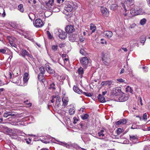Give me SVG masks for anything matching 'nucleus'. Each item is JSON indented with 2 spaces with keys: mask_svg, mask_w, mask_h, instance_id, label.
<instances>
[{
  "mask_svg": "<svg viewBox=\"0 0 150 150\" xmlns=\"http://www.w3.org/2000/svg\"><path fill=\"white\" fill-rule=\"evenodd\" d=\"M51 10H52L53 12H59L60 10L59 8L56 7H54V6L52 7V8H51Z\"/></svg>",
  "mask_w": 150,
  "mask_h": 150,
  "instance_id": "32",
  "label": "nucleus"
},
{
  "mask_svg": "<svg viewBox=\"0 0 150 150\" xmlns=\"http://www.w3.org/2000/svg\"><path fill=\"white\" fill-rule=\"evenodd\" d=\"M28 2L30 4H35L36 2L35 0H28Z\"/></svg>",
  "mask_w": 150,
  "mask_h": 150,
  "instance_id": "44",
  "label": "nucleus"
},
{
  "mask_svg": "<svg viewBox=\"0 0 150 150\" xmlns=\"http://www.w3.org/2000/svg\"><path fill=\"white\" fill-rule=\"evenodd\" d=\"M129 137L130 140L134 144L138 142H137L138 138L137 135H130Z\"/></svg>",
  "mask_w": 150,
  "mask_h": 150,
  "instance_id": "14",
  "label": "nucleus"
},
{
  "mask_svg": "<svg viewBox=\"0 0 150 150\" xmlns=\"http://www.w3.org/2000/svg\"><path fill=\"white\" fill-rule=\"evenodd\" d=\"M73 90L75 92L79 94H82L83 93V91L82 90L80 89L77 87L75 86H74Z\"/></svg>",
  "mask_w": 150,
  "mask_h": 150,
  "instance_id": "18",
  "label": "nucleus"
},
{
  "mask_svg": "<svg viewBox=\"0 0 150 150\" xmlns=\"http://www.w3.org/2000/svg\"><path fill=\"white\" fill-rule=\"evenodd\" d=\"M74 122L73 123L74 124H76L77 122L78 121V119H77L76 117H74L73 118Z\"/></svg>",
  "mask_w": 150,
  "mask_h": 150,
  "instance_id": "47",
  "label": "nucleus"
},
{
  "mask_svg": "<svg viewBox=\"0 0 150 150\" xmlns=\"http://www.w3.org/2000/svg\"><path fill=\"white\" fill-rule=\"evenodd\" d=\"M101 57H102V59L104 61L106 60L105 55L104 53H102Z\"/></svg>",
  "mask_w": 150,
  "mask_h": 150,
  "instance_id": "49",
  "label": "nucleus"
},
{
  "mask_svg": "<svg viewBox=\"0 0 150 150\" xmlns=\"http://www.w3.org/2000/svg\"><path fill=\"white\" fill-rule=\"evenodd\" d=\"M90 29L92 30V33H94L96 29V26L92 23L91 24Z\"/></svg>",
  "mask_w": 150,
  "mask_h": 150,
  "instance_id": "26",
  "label": "nucleus"
},
{
  "mask_svg": "<svg viewBox=\"0 0 150 150\" xmlns=\"http://www.w3.org/2000/svg\"><path fill=\"white\" fill-rule=\"evenodd\" d=\"M136 25L135 24H132L130 26V28H133V27L134 26H136Z\"/></svg>",
  "mask_w": 150,
  "mask_h": 150,
  "instance_id": "58",
  "label": "nucleus"
},
{
  "mask_svg": "<svg viewBox=\"0 0 150 150\" xmlns=\"http://www.w3.org/2000/svg\"><path fill=\"white\" fill-rule=\"evenodd\" d=\"M148 5L150 6V0H147Z\"/></svg>",
  "mask_w": 150,
  "mask_h": 150,
  "instance_id": "64",
  "label": "nucleus"
},
{
  "mask_svg": "<svg viewBox=\"0 0 150 150\" xmlns=\"http://www.w3.org/2000/svg\"><path fill=\"white\" fill-rule=\"evenodd\" d=\"M64 9L67 12H70L73 11V7L71 4L68 3L65 4Z\"/></svg>",
  "mask_w": 150,
  "mask_h": 150,
  "instance_id": "7",
  "label": "nucleus"
},
{
  "mask_svg": "<svg viewBox=\"0 0 150 150\" xmlns=\"http://www.w3.org/2000/svg\"><path fill=\"white\" fill-rule=\"evenodd\" d=\"M66 54H63L62 55V57L63 58V59H64V58H66Z\"/></svg>",
  "mask_w": 150,
  "mask_h": 150,
  "instance_id": "62",
  "label": "nucleus"
},
{
  "mask_svg": "<svg viewBox=\"0 0 150 150\" xmlns=\"http://www.w3.org/2000/svg\"><path fill=\"white\" fill-rule=\"evenodd\" d=\"M146 22V20L145 18L141 19L140 21V23L141 25H144Z\"/></svg>",
  "mask_w": 150,
  "mask_h": 150,
  "instance_id": "33",
  "label": "nucleus"
},
{
  "mask_svg": "<svg viewBox=\"0 0 150 150\" xmlns=\"http://www.w3.org/2000/svg\"><path fill=\"white\" fill-rule=\"evenodd\" d=\"M80 53L82 55H84L85 54V51L83 49H81L80 51Z\"/></svg>",
  "mask_w": 150,
  "mask_h": 150,
  "instance_id": "46",
  "label": "nucleus"
},
{
  "mask_svg": "<svg viewBox=\"0 0 150 150\" xmlns=\"http://www.w3.org/2000/svg\"><path fill=\"white\" fill-rule=\"evenodd\" d=\"M146 40L144 36H143V39L142 40H141V43H144L145 42Z\"/></svg>",
  "mask_w": 150,
  "mask_h": 150,
  "instance_id": "55",
  "label": "nucleus"
},
{
  "mask_svg": "<svg viewBox=\"0 0 150 150\" xmlns=\"http://www.w3.org/2000/svg\"><path fill=\"white\" fill-rule=\"evenodd\" d=\"M55 85L54 83H53L50 85V88H52L54 90L55 89Z\"/></svg>",
  "mask_w": 150,
  "mask_h": 150,
  "instance_id": "43",
  "label": "nucleus"
},
{
  "mask_svg": "<svg viewBox=\"0 0 150 150\" xmlns=\"http://www.w3.org/2000/svg\"><path fill=\"white\" fill-rule=\"evenodd\" d=\"M28 74L27 73H25L24 75L23 81L25 83H26V82L28 81Z\"/></svg>",
  "mask_w": 150,
  "mask_h": 150,
  "instance_id": "24",
  "label": "nucleus"
},
{
  "mask_svg": "<svg viewBox=\"0 0 150 150\" xmlns=\"http://www.w3.org/2000/svg\"><path fill=\"white\" fill-rule=\"evenodd\" d=\"M28 16L29 18L31 20H33V19L35 17V15L32 13H29Z\"/></svg>",
  "mask_w": 150,
  "mask_h": 150,
  "instance_id": "36",
  "label": "nucleus"
},
{
  "mask_svg": "<svg viewBox=\"0 0 150 150\" xmlns=\"http://www.w3.org/2000/svg\"><path fill=\"white\" fill-rule=\"evenodd\" d=\"M57 142H59V143H58V144H64V145H68L65 142H60L59 141H57Z\"/></svg>",
  "mask_w": 150,
  "mask_h": 150,
  "instance_id": "54",
  "label": "nucleus"
},
{
  "mask_svg": "<svg viewBox=\"0 0 150 150\" xmlns=\"http://www.w3.org/2000/svg\"><path fill=\"white\" fill-rule=\"evenodd\" d=\"M12 81H13L14 83H16L19 85L21 84V80L19 78H14L13 79Z\"/></svg>",
  "mask_w": 150,
  "mask_h": 150,
  "instance_id": "22",
  "label": "nucleus"
},
{
  "mask_svg": "<svg viewBox=\"0 0 150 150\" xmlns=\"http://www.w3.org/2000/svg\"><path fill=\"white\" fill-rule=\"evenodd\" d=\"M65 45L64 43H61L59 44V47H60V48H62L64 47Z\"/></svg>",
  "mask_w": 150,
  "mask_h": 150,
  "instance_id": "50",
  "label": "nucleus"
},
{
  "mask_svg": "<svg viewBox=\"0 0 150 150\" xmlns=\"http://www.w3.org/2000/svg\"><path fill=\"white\" fill-rule=\"evenodd\" d=\"M54 0H49L48 2L46 3V6L48 7L49 9L51 10L54 6Z\"/></svg>",
  "mask_w": 150,
  "mask_h": 150,
  "instance_id": "11",
  "label": "nucleus"
},
{
  "mask_svg": "<svg viewBox=\"0 0 150 150\" xmlns=\"http://www.w3.org/2000/svg\"><path fill=\"white\" fill-rule=\"evenodd\" d=\"M79 74L81 76V77H82V76L84 73L83 69L81 67H80L79 68L77 71Z\"/></svg>",
  "mask_w": 150,
  "mask_h": 150,
  "instance_id": "23",
  "label": "nucleus"
},
{
  "mask_svg": "<svg viewBox=\"0 0 150 150\" xmlns=\"http://www.w3.org/2000/svg\"><path fill=\"white\" fill-rule=\"evenodd\" d=\"M63 60L64 62V65H67L69 63V61L68 58H65L63 59Z\"/></svg>",
  "mask_w": 150,
  "mask_h": 150,
  "instance_id": "35",
  "label": "nucleus"
},
{
  "mask_svg": "<svg viewBox=\"0 0 150 150\" xmlns=\"http://www.w3.org/2000/svg\"><path fill=\"white\" fill-rule=\"evenodd\" d=\"M6 52V50L4 49H0V54L1 53H4Z\"/></svg>",
  "mask_w": 150,
  "mask_h": 150,
  "instance_id": "52",
  "label": "nucleus"
},
{
  "mask_svg": "<svg viewBox=\"0 0 150 150\" xmlns=\"http://www.w3.org/2000/svg\"><path fill=\"white\" fill-rule=\"evenodd\" d=\"M18 10L21 12H23L24 11L23 6L22 4H20L18 6Z\"/></svg>",
  "mask_w": 150,
  "mask_h": 150,
  "instance_id": "30",
  "label": "nucleus"
},
{
  "mask_svg": "<svg viewBox=\"0 0 150 150\" xmlns=\"http://www.w3.org/2000/svg\"><path fill=\"white\" fill-rule=\"evenodd\" d=\"M4 10V12H3V13L2 14V16L3 17H4L6 15V13H5L4 10Z\"/></svg>",
  "mask_w": 150,
  "mask_h": 150,
  "instance_id": "60",
  "label": "nucleus"
},
{
  "mask_svg": "<svg viewBox=\"0 0 150 150\" xmlns=\"http://www.w3.org/2000/svg\"><path fill=\"white\" fill-rule=\"evenodd\" d=\"M79 40L81 42H82L84 41L85 38L81 36L79 38Z\"/></svg>",
  "mask_w": 150,
  "mask_h": 150,
  "instance_id": "51",
  "label": "nucleus"
},
{
  "mask_svg": "<svg viewBox=\"0 0 150 150\" xmlns=\"http://www.w3.org/2000/svg\"><path fill=\"white\" fill-rule=\"evenodd\" d=\"M107 93V91H103L102 92V95L103 96L105 95V94H106Z\"/></svg>",
  "mask_w": 150,
  "mask_h": 150,
  "instance_id": "63",
  "label": "nucleus"
},
{
  "mask_svg": "<svg viewBox=\"0 0 150 150\" xmlns=\"http://www.w3.org/2000/svg\"><path fill=\"white\" fill-rule=\"evenodd\" d=\"M125 4H121V7L124 9L123 11L122 17L125 19L128 20L132 17V16L131 15L130 13H129V11L126 8Z\"/></svg>",
  "mask_w": 150,
  "mask_h": 150,
  "instance_id": "3",
  "label": "nucleus"
},
{
  "mask_svg": "<svg viewBox=\"0 0 150 150\" xmlns=\"http://www.w3.org/2000/svg\"><path fill=\"white\" fill-rule=\"evenodd\" d=\"M40 70V74H44L45 72V68L44 67H41L39 68Z\"/></svg>",
  "mask_w": 150,
  "mask_h": 150,
  "instance_id": "40",
  "label": "nucleus"
},
{
  "mask_svg": "<svg viewBox=\"0 0 150 150\" xmlns=\"http://www.w3.org/2000/svg\"><path fill=\"white\" fill-rule=\"evenodd\" d=\"M89 117V115L87 114H85L81 116V118L83 120L87 119Z\"/></svg>",
  "mask_w": 150,
  "mask_h": 150,
  "instance_id": "37",
  "label": "nucleus"
},
{
  "mask_svg": "<svg viewBox=\"0 0 150 150\" xmlns=\"http://www.w3.org/2000/svg\"><path fill=\"white\" fill-rule=\"evenodd\" d=\"M59 37V38L62 39H64L67 37V33L61 30H58Z\"/></svg>",
  "mask_w": 150,
  "mask_h": 150,
  "instance_id": "5",
  "label": "nucleus"
},
{
  "mask_svg": "<svg viewBox=\"0 0 150 150\" xmlns=\"http://www.w3.org/2000/svg\"><path fill=\"white\" fill-rule=\"evenodd\" d=\"M104 37L110 38L113 35L112 33L110 31H105L103 33Z\"/></svg>",
  "mask_w": 150,
  "mask_h": 150,
  "instance_id": "12",
  "label": "nucleus"
},
{
  "mask_svg": "<svg viewBox=\"0 0 150 150\" xmlns=\"http://www.w3.org/2000/svg\"><path fill=\"white\" fill-rule=\"evenodd\" d=\"M38 79L40 81L43 82L45 80L43 74H39L38 75Z\"/></svg>",
  "mask_w": 150,
  "mask_h": 150,
  "instance_id": "27",
  "label": "nucleus"
},
{
  "mask_svg": "<svg viewBox=\"0 0 150 150\" xmlns=\"http://www.w3.org/2000/svg\"><path fill=\"white\" fill-rule=\"evenodd\" d=\"M127 3L129 4V6L132 5L134 3V0H127Z\"/></svg>",
  "mask_w": 150,
  "mask_h": 150,
  "instance_id": "38",
  "label": "nucleus"
},
{
  "mask_svg": "<svg viewBox=\"0 0 150 150\" xmlns=\"http://www.w3.org/2000/svg\"><path fill=\"white\" fill-rule=\"evenodd\" d=\"M137 9H135V8H132L130 11V14L132 16V17L133 16L137 15Z\"/></svg>",
  "mask_w": 150,
  "mask_h": 150,
  "instance_id": "19",
  "label": "nucleus"
},
{
  "mask_svg": "<svg viewBox=\"0 0 150 150\" xmlns=\"http://www.w3.org/2000/svg\"><path fill=\"white\" fill-rule=\"evenodd\" d=\"M62 100L63 102L62 106L65 107L67 105L69 102V100L68 97L66 96L65 95H64L62 98Z\"/></svg>",
  "mask_w": 150,
  "mask_h": 150,
  "instance_id": "9",
  "label": "nucleus"
},
{
  "mask_svg": "<svg viewBox=\"0 0 150 150\" xmlns=\"http://www.w3.org/2000/svg\"><path fill=\"white\" fill-rule=\"evenodd\" d=\"M123 131L122 129L121 128H118L117 129V134H120Z\"/></svg>",
  "mask_w": 150,
  "mask_h": 150,
  "instance_id": "39",
  "label": "nucleus"
},
{
  "mask_svg": "<svg viewBox=\"0 0 150 150\" xmlns=\"http://www.w3.org/2000/svg\"><path fill=\"white\" fill-rule=\"evenodd\" d=\"M99 100L102 103L105 102L106 100L104 97L100 94H99L98 97Z\"/></svg>",
  "mask_w": 150,
  "mask_h": 150,
  "instance_id": "20",
  "label": "nucleus"
},
{
  "mask_svg": "<svg viewBox=\"0 0 150 150\" xmlns=\"http://www.w3.org/2000/svg\"><path fill=\"white\" fill-rule=\"evenodd\" d=\"M64 1V0H57V1L58 3H62Z\"/></svg>",
  "mask_w": 150,
  "mask_h": 150,
  "instance_id": "56",
  "label": "nucleus"
},
{
  "mask_svg": "<svg viewBox=\"0 0 150 150\" xmlns=\"http://www.w3.org/2000/svg\"><path fill=\"white\" fill-rule=\"evenodd\" d=\"M45 68L47 72L50 74H52L53 73L54 71L52 69L51 67L48 65H46L45 66Z\"/></svg>",
  "mask_w": 150,
  "mask_h": 150,
  "instance_id": "21",
  "label": "nucleus"
},
{
  "mask_svg": "<svg viewBox=\"0 0 150 150\" xmlns=\"http://www.w3.org/2000/svg\"><path fill=\"white\" fill-rule=\"evenodd\" d=\"M58 49V46L57 45H53L51 46V49L52 51H56Z\"/></svg>",
  "mask_w": 150,
  "mask_h": 150,
  "instance_id": "31",
  "label": "nucleus"
},
{
  "mask_svg": "<svg viewBox=\"0 0 150 150\" xmlns=\"http://www.w3.org/2000/svg\"><path fill=\"white\" fill-rule=\"evenodd\" d=\"M143 120H146L147 119V115L146 113H145L143 115Z\"/></svg>",
  "mask_w": 150,
  "mask_h": 150,
  "instance_id": "45",
  "label": "nucleus"
},
{
  "mask_svg": "<svg viewBox=\"0 0 150 150\" xmlns=\"http://www.w3.org/2000/svg\"><path fill=\"white\" fill-rule=\"evenodd\" d=\"M82 93L88 97H91V96H92V94H91V93H86L85 92H83V93Z\"/></svg>",
  "mask_w": 150,
  "mask_h": 150,
  "instance_id": "42",
  "label": "nucleus"
},
{
  "mask_svg": "<svg viewBox=\"0 0 150 150\" xmlns=\"http://www.w3.org/2000/svg\"><path fill=\"white\" fill-rule=\"evenodd\" d=\"M105 131L103 129L101 130L100 132L98 133V134L99 137H103L105 136L104 134Z\"/></svg>",
  "mask_w": 150,
  "mask_h": 150,
  "instance_id": "29",
  "label": "nucleus"
},
{
  "mask_svg": "<svg viewBox=\"0 0 150 150\" xmlns=\"http://www.w3.org/2000/svg\"><path fill=\"white\" fill-rule=\"evenodd\" d=\"M127 120L125 119H122L116 122L115 124L116 125L125 124L126 123Z\"/></svg>",
  "mask_w": 150,
  "mask_h": 150,
  "instance_id": "16",
  "label": "nucleus"
},
{
  "mask_svg": "<svg viewBox=\"0 0 150 150\" xmlns=\"http://www.w3.org/2000/svg\"><path fill=\"white\" fill-rule=\"evenodd\" d=\"M113 82L111 81H103L101 82V85L102 86H107L110 88L113 85Z\"/></svg>",
  "mask_w": 150,
  "mask_h": 150,
  "instance_id": "6",
  "label": "nucleus"
},
{
  "mask_svg": "<svg viewBox=\"0 0 150 150\" xmlns=\"http://www.w3.org/2000/svg\"><path fill=\"white\" fill-rule=\"evenodd\" d=\"M74 30V27L71 25H67L65 28V31L67 33H71Z\"/></svg>",
  "mask_w": 150,
  "mask_h": 150,
  "instance_id": "8",
  "label": "nucleus"
},
{
  "mask_svg": "<svg viewBox=\"0 0 150 150\" xmlns=\"http://www.w3.org/2000/svg\"><path fill=\"white\" fill-rule=\"evenodd\" d=\"M24 37L29 40L33 41V38L29 35H24Z\"/></svg>",
  "mask_w": 150,
  "mask_h": 150,
  "instance_id": "41",
  "label": "nucleus"
},
{
  "mask_svg": "<svg viewBox=\"0 0 150 150\" xmlns=\"http://www.w3.org/2000/svg\"><path fill=\"white\" fill-rule=\"evenodd\" d=\"M5 130L7 132H9L11 131V129L8 128L7 127L5 128Z\"/></svg>",
  "mask_w": 150,
  "mask_h": 150,
  "instance_id": "57",
  "label": "nucleus"
},
{
  "mask_svg": "<svg viewBox=\"0 0 150 150\" xmlns=\"http://www.w3.org/2000/svg\"><path fill=\"white\" fill-rule=\"evenodd\" d=\"M21 54L24 57L25 56L30 57L31 55L26 50L22 49L21 50Z\"/></svg>",
  "mask_w": 150,
  "mask_h": 150,
  "instance_id": "15",
  "label": "nucleus"
},
{
  "mask_svg": "<svg viewBox=\"0 0 150 150\" xmlns=\"http://www.w3.org/2000/svg\"><path fill=\"white\" fill-rule=\"evenodd\" d=\"M47 34L48 35L49 38L50 39H51L52 38V35L48 31H47Z\"/></svg>",
  "mask_w": 150,
  "mask_h": 150,
  "instance_id": "48",
  "label": "nucleus"
},
{
  "mask_svg": "<svg viewBox=\"0 0 150 150\" xmlns=\"http://www.w3.org/2000/svg\"><path fill=\"white\" fill-rule=\"evenodd\" d=\"M75 108L73 107L71 108L69 110V112L70 115H73L75 113Z\"/></svg>",
  "mask_w": 150,
  "mask_h": 150,
  "instance_id": "25",
  "label": "nucleus"
},
{
  "mask_svg": "<svg viewBox=\"0 0 150 150\" xmlns=\"http://www.w3.org/2000/svg\"><path fill=\"white\" fill-rule=\"evenodd\" d=\"M52 99L51 100V102L53 103L55 101V106L56 108H58L61 105V99L59 95L53 96L52 97Z\"/></svg>",
  "mask_w": 150,
  "mask_h": 150,
  "instance_id": "2",
  "label": "nucleus"
},
{
  "mask_svg": "<svg viewBox=\"0 0 150 150\" xmlns=\"http://www.w3.org/2000/svg\"><path fill=\"white\" fill-rule=\"evenodd\" d=\"M12 116L11 117L14 118L15 116L16 115L15 114V113L13 112H7L4 114V117H7L8 116Z\"/></svg>",
  "mask_w": 150,
  "mask_h": 150,
  "instance_id": "10",
  "label": "nucleus"
},
{
  "mask_svg": "<svg viewBox=\"0 0 150 150\" xmlns=\"http://www.w3.org/2000/svg\"><path fill=\"white\" fill-rule=\"evenodd\" d=\"M100 11L104 16H108L109 15V12L106 8L102 7L101 8Z\"/></svg>",
  "mask_w": 150,
  "mask_h": 150,
  "instance_id": "13",
  "label": "nucleus"
},
{
  "mask_svg": "<svg viewBox=\"0 0 150 150\" xmlns=\"http://www.w3.org/2000/svg\"><path fill=\"white\" fill-rule=\"evenodd\" d=\"M80 62L84 68L86 69L90 63V59L89 58L85 57L80 58Z\"/></svg>",
  "mask_w": 150,
  "mask_h": 150,
  "instance_id": "1",
  "label": "nucleus"
},
{
  "mask_svg": "<svg viewBox=\"0 0 150 150\" xmlns=\"http://www.w3.org/2000/svg\"><path fill=\"white\" fill-rule=\"evenodd\" d=\"M128 99V97L127 96H126L125 94H123L122 96L119 98L120 101L121 102H124L127 100Z\"/></svg>",
  "mask_w": 150,
  "mask_h": 150,
  "instance_id": "17",
  "label": "nucleus"
},
{
  "mask_svg": "<svg viewBox=\"0 0 150 150\" xmlns=\"http://www.w3.org/2000/svg\"><path fill=\"white\" fill-rule=\"evenodd\" d=\"M138 15H142L144 13V11L142 9H139V10H137V11Z\"/></svg>",
  "mask_w": 150,
  "mask_h": 150,
  "instance_id": "34",
  "label": "nucleus"
},
{
  "mask_svg": "<svg viewBox=\"0 0 150 150\" xmlns=\"http://www.w3.org/2000/svg\"><path fill=\"white\" fill-rule=\"evenodd\" d=\"M33 23L34 26L37 28L42 27L44 25L42 20L39 18L35 20Z\"/></svg>",
  "mask_w": 150,
  "mask_h": 150,
  "instance_id": "4",
  "label": "nucleus"
},
{
  "mask_svg": "<svg viewBox=\"0 0 150 150\" xmlns=\"http://www.w3.org/2000/svg\"><path fill=\"white\" fill-rule=\"evenodd\" d=\"M117 80L120 82H123L125 81L122 79H117Z\"/></svg>",
  "mask_w": 150,
  "mask_h": 150,
  "instance_id": "53",
  "label": "nucleus"
},
{
  "mask_svg": "<svg viewBox=\"0 0 150 150\" xmlns=\"http://www.w3.org/2000/svg\"><path fill=\"white\" fill-rule=\"evenodd\" d=\"M125 71V69H121V71L120 72V74H122V73H123Z\"/></svg>",
  "mask_w": 150,
  "mask_h": 150,
  "instance_id": "59",
  "label": "nucleus"
},
{
  "mask_svg": "<svg viewBox=\"0 0 150 150\" xmlns=\"http://www.w3.org/2000/svg\"><path fill=\"white\" fill-rule=\"evenodd\" d=\"M122 49L125 52H127V50L126 48L122 47Z\"/></svg>",
  "mask_w": 150,
  "mask_h": 150,
  "instance_id": "61",
  "label": "nucleus"
},
{
  "mask_svg": "<svg viewBox=\"0 0 150 150\" xmlns=\"http://www.w3.org/2000/svg\"><path fill=\"white\" fill-rule=\"evenodd\" d=\"M126 91L127 92H129L131 93H133V90L131 87L127 86L125 89Z\"/></svg>",
  "mask_w": 150,
  "mask_h": 150,
  "instance_id": "28",
  "label": "nucleus"
}]
</instances>
